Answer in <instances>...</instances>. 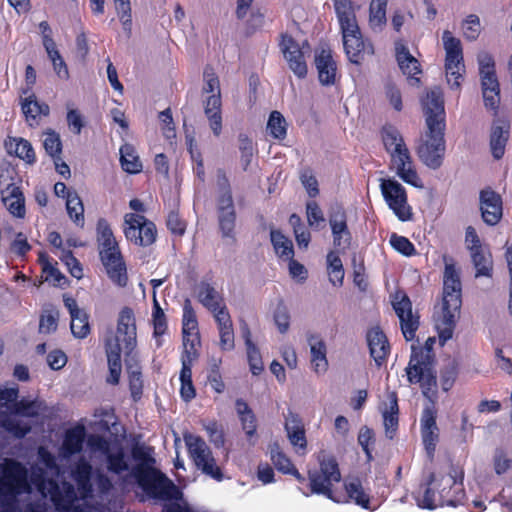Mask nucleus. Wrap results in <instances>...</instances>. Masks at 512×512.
<instances>
[{"mask_svg": "<svg viewBox=\"0 0 512 512\" xmlns=\"http://www.w3.org/2000/svg\"><path fill=\"white\" fill-rule=\"evenodd\" d=\"M38 458L46 470L38 465L32 466L30 481L43 498H49L59 512H96V509L89 504L92 493V466L88 461L81 458L72 469V478L77 484V490H75L71 483L62 482L59 485L53 479L60 476V468L51 452L44 447H39ZM24 512H47V508L42 503H29Z\"/></svg>", "mask_w": 512, "mask_h": 512, "instance_id": "obj_1", "label": "nucleus"}, {"mask_svg": "<svg viewBox=\"0 0 512 512\" xmlns=\"http://www.w3.org/2000/svg\"><path fill=\"white\" fill-rule=\"evenodd\" d=\"M443 260V297L439 309L434 314L435 328L441 345L452 338L462 305L460 270L452 258L444 256Z\"/></svg>", "mask_w": 512, "mask_h": 512, "instance_id": "obj_2", "label": "nucleus"}, {"mask_svg": "<svg viewBox=\"0 0 512 512\" xmlns=\"http://www.w3.org/2000/svg\"><path fill=\"white\" fill-rule=\"evenodd\" d=\"M150 447L136 446L132 450L137 464L131 470V476L142 490L152 498L159 500L177 499L179 490L163 473L154 468L155 459Z\"/></svg>", "mask_w": 512, "mask_h": 512, "instance_id": "obj_3", "label": "nucleus"}, {"mask_svg": "<svg viewBox=\"0 0 512 512\" xmlns=\"http://www.w3.org/2000/svg\"><path fill=\"white\" fill-rule=\"evenodd\" d=\"M464 498L463 473L452 467L446 475L431 474L417 502L422 508L434 509L444 505L456 507L463 503Z\"/></svg>", "mask_w": 512, "mask_h": 512, "instance_id": "obj_4", "label": "nucleus"}, {"mask_svg": "<svg viewBox=\"0 0 512 512\" xmlns=\"http://www.w3.org/2000/svg\"><path fill=\"white\" fill-rule=\"evenodd\" d=\"M136 343L137 333L133 311L130 308H124L120 312L115 335L108 337L105 343L109 367L108 383L118 384L122 371L121 352L124 350L127 354L131 353Z\"/></svg>", "mask_w": 512, "mask_h": 512, "instance_id": "obj_5", "label": "nucleus"}, {"mask_svg": "<svg viewBox=\"0 0 512 512\" xmlns=\"http://www.w3.org/2000/svg\"><path fill=\"white\" fill-rule=\"evenodd\" d=\"M382 140L390 155V169L405 183L422 189L423 181L416 171L410 151L401 133L393 126H385L382 129Z\"/></svg>", "mask_w": 512, "mask_h": 512, "instance_id": "obj_6", "label": "nucleus"}, {"mask_svg": "<svg viewBox=\"0 0 512 512\" xmlns=\"http://www.w3.org/2000/svg\"><path fill=\"white\" fill-rule=\"evenodd\" d=\"M28 471L24 465L12 459L0 464V507L2 512H16L17 497L30 494Z\"/></svg>", "mask_w": 512, "mask_h": 512, "instance_id": "obj_7", "label": "nucleus"}, {"mask_svg": "<svg viewBox=\"0 0 512 512\" xmlns=\"http://www.w3.org/2000/svg\"><path fill=\"white\" fill-rule=\"evenodd\" d=\"M319 470L309 471V482L311 493L322 494L334 502L341 503L344 496H338L332 491L334 483H339L341 473L336 460L332 457L323 456L320 460Z\"/></svg>", "mask_w": 512, "mask_h": 512, "instance_id": "obj_8", "label": "nucleus"}, {"mask_svg": "<svg viewBox=\"0 0 512 512\" xmlns=\"http://www.w3.org/2000/svg\"><path fill=\"white\" fill-rule=\"evenodd\" d=\"M46 410L47 406L45 402L40 399H22L14 404L13 414L1 416L0 425L16 438H22L30 432L31 426L18 419L16 415L37 417Z\"/></svg>", "mask_w": 512, "mask_h": 512, "instance_id": "obj_9", "label": "nucleus"}, {"mask_svg": "<svg viewBox=\"0 0 512 512\" xmlns=\"http://www.w3.org/2000/svg\"><path fill=\"white\" fill-rule=\"evenodd\" d=\"M442 41L446 52L445 71L447 82L451 88H459L465 72L461 41L454 37L449 30L443 32Z\"/></svg>", "mask_w": 512, "mask_h": 512, "instance_id": "obj_10", "label": "nucleus"}, {"mask_svg": "<svg viewBox=\"0 0 512 512\" xmlns=\"http://www.w3.org/2000/svg\"><path fill=\"white\" fill-rule=\"evenodd\" d=\"M445 128L427 126V131L421 138L417 148L420 160L431 169H438L445 154Z\"/></svg>", "mask_w": 512, "mask_h": 512, "instance_id": "obj_11", "label": "nucleus"}, {"mask_svg": "<svg viewBox=\"0 0 512 512\" xmlns=\"http://www.w3.org/2000/svg\"><path fill=\"white\" fill-rule=\"evenodd\" d=\"M203 92L211 93L205 100L204 112L213 134L219 136L222 132L220 83L211 68H206L204 71Z\"/></svg>", "mask_w": 512, "mask_h": 512, "instance_id": "obj_12", "label": "nucleus"}, {"mask_svg": "<svg viewBox=\"0 0 512 512\" xmlns=\"http://www.w3.org/2000/svg\"><path fill=\"white\" fill-rule=\"evenodd\" d=\"M477 60L485 106L495 110L500 102V85L495 71L494 59L489 53L480 52Z\"/></svg>", "mask_w": 512, "mask_h": 512, "instance_id": "obj_13", "label": "nucleus"}, {"mask_svg": "<svg viewBox=\"0 0 512 512\" xmlns=\"http://www.w3.org/2000/svg\"><path fill=\"white\" fill-rule=\"evenodd\" d=\"M218 187L216 205L220 231L223 237L232 238L234 236L236 212L231 189L224 175L219 176Z\"/></svg>", "mask_w": 512, "mask_h": 512, "instance_id": "obj_14", "label": "nucleus"}, {"mask_svg": "<svg viewBox=\"0 0 512 512\" xmlns=\"http://www.w3.org/2000/svg\"><path fill=\"white\" fill-rule=\"evenodd\" d=\"M280 50L290 70L298 78H305L308 72L306 57L311 52V47L307 40L299 42L290 35L284 34L280 42Z\"/></svg>", "mask_w": 512, "mask_h": 512, "instance_id": "obj_15", "label": "nucleus"}, {"mask_svg": "<svg viewBox=\"0 0 512 512\" xmlns=\"http://www.w3.org/2000/svg\"><path fill=\"white\" fill-rule=\"evenodd\" d=\"M185 442L196 467L211 478L221 481L223 479L222 471L216 464L206 442L194 435L185 436Z\"/></svg>", "mask_w": 512, "mask_h": 512, "instance_id": "obj_16", "label": "nucleus"}, {"mask_svg": "<svg viewBox=\"0 0 512 512\" xmlns=\"http://www.w3.org/2000/svg\"><path fill=\"white\" fill-rule=\"evenodd\" d=\"M124 233L130 242L139 246H149L156 239V226L143 215L129 213L124 218Z\"/></svg>", "mask_w": 512, "mask_h": 512, "instance_id": "obj_17", "label": "nucleus"}, {"mask_svg": "<svg viewBox=\"0 0 512 512\" xmlns=\"http://www.w3.org/2000/svg\"><path fill=\"white\" fill-rule=\"evenodd\" d=\"M380 189L386 203L398 219L401 221L410 220L412 209L407 202L405 188L394 179H382Z\"/></svg>", "mask_w": 512, "mask_h": 512, "instance_id": "obj_18", "label": "nucleus"}, {"mask_svg": "<svg viewBox=\"0 0 512 512\" xmlns=\"http://www.w3.org/2000/svg\"><path fill=\"white\" fill-rule=\"evenodd\" d=\"M345 53L350 62L360 64L366 55H373L374 48L369 40L362 37L360 27L341 31Z\"/></svg>", "mask_w": 512, "mask_h": 512, "instance_id": "obj_19", "label": "nucleus"}, {"mask_svg": "<svg viewBox=\"0 0 512 512\" xmlns=\"http://www.w3.org/2000/svg\"><path fill=\"white\" fill-rule=\"evenodd\" d=\"M393 308L400 320L402 333L407 341L415 337L419 326V319L412 312V304L408 296L402 292H397L392 300Z\"/></svg>", "mask_w": 512, "mask_h": 512, "instance_id": "obj_20", "label": "nucleus"}, {"mask_svg": "<svg viewBox=\"0 0 512 512\" xmlns=\"http://www.w3.org/2000/svg\"><path fill=\"white\" fill-rule=\"evenodd\" d=\"M100 258L111 281L125 287L128 282L127 269L118 246L100 249Z\"/></svg>", "mask_w": 512, "mask_h": 512, "instance_id": "obj_21", "label": "nucleus"}, {"mask_svg": "<svg viewBox=\"0 0 512 512\" xmlns=\"http://www.w3.org/2000/svg\"><path fill=\"white\" fill-rule=\"evenodd\" d=\"M426 126L445 128V110L443 93L440 88H433L422 99Z\"/></svg>", "mask_w": 512, "mask_h": 512, "instance_id": "obj_22", "label": "nucleus"}, {"mask_svg": "<svg viewBox=\"0 0 512 512\" xmlns=\"http://www.w3.org/2000/svg\"><path fill=\"white\" fill-rule=\"evenodd\" d=\"M329 225L335 247L345 250L350 246L351 233L347 225V214L343 207L336 205L329 212Z\"/></svg>", "mask_w": 512, "mask_h": 512, "instance_id": "obj_23", "label": "nucleus"}, {"mask_svg": "<svg viewBox=\"0 0 512 512\" xmlns=\"http://www.w3.org/2000/svg\"><path fill=\"white\" fill-rule=\"evenodd\" d=\"M420 426L423 445L428 457L432 459L439 440V429L436 424V411L434 407L426 406L423 409Z\"/></svg>", "mask_w": 512, "mask_h": 512, "instance_id": "obj_24", "label": "nucleus"}, {"mask_svg": "<svg viewBox=\"0 0 512 512\" xmlns=\"http://www.w3.org/2000/svg\"><path fill=\"white\" fill-rule=\"evenodd\" d=\"M480 209L484 222L488 225H496L502 217L501 196L491 188L481 190Z\"/></svg>", "mask_w": 512, "mask_h": 512, "instance_id": "obj_25", "label": "nucleus"}, {"mask_svg": "<svg viewBox=\"0 0 512 512\" xmlns=\"http://www.w3.org/2000/svg\"><path fill=\"white\" fill-rule=\"evenodd\" d=\"M366 338L371 357L377 366H382L390 354V344L386 335L380 327L375 326L368 330Z\"/></svg>", "mask_w": 512, "mask_h": 512, "instance_id": "obj_26", "label": "nucleus"}, {"mask_svg": "<svg viewBox=\"0 0 512 512\" xmlns=\"http://www.w3.org/2000/svg\"><path fill=\"white\" fill-rule=\"evenodd\" d=\"M315 66L318 71L319 81L322 85H333L336 81L337 65L332 53L327 48L316 50Z\"/></svg>", "mask_w": 512, "mask_h": 512, "instance_id": "obj_27", "label": "nucleus"}, {"mask_svg": "<svg viewBox=\"0 0 512 512\" xmlns=\"http://www.w3.org/2000/svg\"><path fill=\"white\" fill-rule=\"evenodd\" d=\"M433 370L428 356L424 355L422 351L416 352L413 350L406 368L408 382L410 384H416Z\"/></svg>", "mask_w": 512, "mask_h": 512, "instance_id": "obj_28", "label": "nucleus"}, {"mask_svg": "<svg viewBox=\"0 0 512 512\" xmlns=\"http://www.w3.org/2000/svg\"><path fill=\"white\" fill-rule=\"evenodd\" d=\"M307 341L310 347L312 369L319 375L324 374L328 369L325 342L320 336L314 334L309 335Z\"/></svg>", "mask_w": 512, "mask_h": 512, "instance_id": "obj_29", "label": "nucleus"}, {"mask_svg": "<svg viewBox=\"0 0 512 512\" xmlns=\"http://www.w3.org/2000/svg\"><path fill=\"white\" fill-rule=\"evenodd\" d=\"M1 195L5 207L13 216L17 218L25 217V199L18 186L9 184L4 190H2Z\"/></svg>", "mask_w": 512, "mask_h": 512, "instance_id": "obj_30", "label": "nucleus"}, {"mask_svg": "<svg viewBox=\"0 0 512 512\" xmlns=\"http://www.w3.org/2000/svg\"><path fill=\"white\" fill-rule=\"evenodd\" d=\"M395 53L399 68L403 74L407 75L411 79H415L416 82H419V79L415 76L421 73L420 64L418 60L411 55L408 48L402 41H397L395 43Z\"/></svg>", "mask_w": 512, "mask_h": 512, "instance_id": "obj_31", "label": "nucleus"}, {"mask_svg": "<svg viewBox=\"0 0 512 512\" xmlns=\"http://www.w3.org/2000/svg\"><path fill=\"white\" fill-rule=\"evenodd\" d=\"M334 10L340 26V31L359 27L356 17V7L352 0H333Z\"/></svg>", "mask_w": 512, "mask_h": 512, "instance_id": "obj_32", "label": "nucleus"}, {"mask_svg": "<svg viewBox=\"0 0 512 512\" xmlns=\"http://www.w3.org/2000/svg\"><path fill=\"white\" fill-rule=\"evenodd\" d=\"M85 428L83 426H75L65 432L63 443L61 446V455L64 458H69L82 450L83 442L85 439Z\"/></svg>", "mask_w": 512, "mask_h": 512, "instance_id": "obj_33", "label": "nucleus"}, {"mask_svg": "<svg viewBox=\"0 0 512 512\" xmlns=\"http://www.w3.org/2000/svg\"><path fill=\"white\" fill-rule=\"evenodd\" d=\"M382 415L386 436L392 439L398 427V400L395 392H388Z\"/></svg>", "mask_w": 512, "mask_h": 512, "instance_id": "obj_34", "label": "nucleus"}, {"mask_svg": "<svg viewBox=\"0 0 512 512\" xmlns=\"http://www.w3.org/2000/svg\"><path fill=\"white\" fill-rule=\"evenodd\" d=\"M197 297L199 302L210 312L216 311L225 305L220 292L208 282L199 284Z\"/></svg>", "mask_w": 512, "mask_h": 512, "instance_id": "obj_35", "label": "nucleus"}, {"mask_svg": "<svg viewBox=\"0 0 512 512\" xmlns=\"http://www.w3.org/2000/svg\"><path fill=\"white\" fill-rule=\"evenodd\" d=\"M344 486L346 494L343 495L345 497L343 502L351 500L364 509H371L369 495L364 491L359 479L353 478L348 480Z\"/></svg>", "mask_w": 512, "mask_h": 512, "instance_id": "obj_36", "label": "nucleus"}, {"mask_svg": "<svg viewBox=\"0 0 512 512\" xmlns=\"http://www.w3.org/2000/svg\"><path fill=\"white\" fill-rule=\"evenodd\" d=\"M235 408L241 422L242 429L246 436L251 440V438L256 435V417L248 404L242 399L236 400Z\"/></svg>", "mask_w": 512, "mask_h": 512, "instance_id": "obj_37", "label": "nucleus"}, {"mask_svg": "<svg viewBox=\"0 0 512 512\" xmlns=\"http://www.w3.org/2000/svg\"><path fill=\"white\" fill-rule=\"evenodd\" d=\"M508 137V126L495 124L492 127L490 136V148L495 159H500L504 155Z\"/></svg>", "mask_w": 512, "mask_h": 512, "instance_id": "obj_38", "label": "nucleus"}, {"mask_svg": "<svg viewBox=\"0 0 512 512\" xmlns=\"http://www.w3.org/2000/svg\"><path fill=\"white\" fill-rule=\"evenodd\" d=\"M473 265L476 269V277H490L492 273V256L487 247H483L478 251L470 252Z\"/></svg>", "mask_w": 512, "mask_h": 512, "instance_id": "obj_39", "label": "nucleus"}, {"mask_svg": "<svg viewBox=\"0 0 512 512\" xmlns=\"http://www.w3.org/2000/svg\"><path fill=\"white\" fill-rule=\"evenodd\" d=\"M271 242L275 253L283 261L294 257V248L292 241L278 230H272L270 233Z\"/></svg>", "mask_w": 512, "mask_h": 512, "instance_id": "obj_40", "label": "nucleus"}, {"mask_svg": "<svg viewBox=\"0 0 512 512\" xmlns=\"http://www.w3.org/2000/svg\"><path fill=\"white\" fill-rule=\"evenodd\" d=\"M120 162L122 168L128 173L136 174L142 170V163L131 144L126 143L121 146Z\"/></svg>", "mask_w": 512, "mask_h": 512, "instance_id": "obj_41", "label": "nucleus"}, {"mask_svg": "<svg viewBox=\"0 0 512 512\" xmlns=\"http://www.w3.org/2000/svg\"><path fill=\"white\" fill-rule=\"evenodd\" d=\"M105 457L107 462V469L110 472L121 474L129 470L128 459L123 448L118 447L115 450L110 449Z\"/></svg>", "mask_w": 512, "mask_h": 512, "instance_id": "obj_42", "label": "nucleus"}, {"mask_svg": "<svg viewBox=\"0 0 512 512\" xmlns=\"http://www.w3.org/2000/svg\"><path fill=\"white\" fill-rule=\"evenodd\" d=\"M39 262L42 265V272L45 281L55 286H62L66 282L65 276L52 264L49 257L45 253L39 254Z\"/></svg>", "mask_w": 512, "mask_h": 512, "instance_id": "obj_43", "label": "nucleus"}, {"mask_svg": "<svg viewBox=\"0 0 512 512\" xmlns=\"http://www.w3.org/2000/svg\"><path fill=\"white\" fill-rule=\"evenodd\" d=\"M66 210L70 219L80 227L84 225V206L78 193H70L66 201Z\"/></svg>", "mask_w": 512, "mask_h": 512, "instance_id": "obj_44", "label": "nucleus"}, {"mask_svg": "<svg viewBox=\"0 0 512 512\" xmlns=\"http://www.w3.org/2000/svg\"><path fill=\"white\" fill-rule=\"evenodd\" d=\"M182 333L199 334L196 313L190 299H185L183 304Z\"/></svg>", "mask_w": 512, "mask_h": 512, "instance_id": "obj_45", "label": "nucleus"}, {"mask_svg": "<svg viewBox=\"0 0 512 512\" xmlns=\"http://www.w3.org/2000/svg\"><path fill=\"white\" fill-rule=\"evenodd\" d=\"M267 130L269 134L278 140H282L287 134V124L283 115L278 111H273L270 114L267 123Z\"/></svg>", "mask_w": 512, "mask_h": 512, "instance_id": "obj_46", "label": "nucleus"}, {"mask_svg": "<svg viewBox=\"0 0 512 512\" xmlns=\"http://www.w3.org/2000/svg\"><path fill=\"white\" fill-rule=\"evenodd\" d=\"M289 224L293 228V232L298 246L307 248L311 240V234L303 224L300 216L297 214H292L289 218Z\"/></svg>", "mask_w": 512, "mask_h": 512, "instance_id": "obj_47", "label": "nucleus"}, {"mask_svg": "<svg viewBox=\"0 0 512 512\" xmlns=\"http://www.w3.org/2000/svg\"><path fill=\"white\" fill-rule=\"evenodd\" d=\"M270 459L276 469L284 474H288L294 465L290 459L281 451L277 443L269 446Z\"/></svg>", "mask_w": 512, "mask_h": 512, "instance_id": "obj_48", "label": "nucleus"}, {"mask_svg": "<svg viewBox=\"0 0 512 512\" xmlns=\"http://www.w3.org/2000/svg\"><path fill=\"white\" fill-rule=\"evenodd\" d=\"M22 111L27 119H35L38 115H48L49 106L44 103H39L34 95H29L22 103Z\"/></svg>", "mask_w": 512, "mask_h": 512, "instance_id": "obj_49", "label": "nucleus"}, {"mask_svg": "<svg viewBox=\"0 0 512 512\" xmlns=\"http://www.w3.org/2000/svg\"><path fill=\"white\" fill-rule=\"evenodd\" d=\"M200 345L199 334H183V353L181 360L195 361L198 356V346Z\"/></svg>", "mask_w": 512, "mask_h": 512, "instance_id": "obj_50", "label": "nucleus"}, {"mask_svg": "<svg viewBox=\"0 0 512 512\" xmlns=\"http://www.w3.org/2000/svg\"><path fill=\"white\" fill-rule=\"evenodd\" d=\"M43 146L48 155L53 159L60 160L62 143L58 133L47 131L44 133Z\"/></svg>", "mask_w": 512, "mask_h": 512, "instance_id": "obj_51", "label": "nucleus"}, {"mask_svg": "<svg viewBox=\"0 0 512 512\" xmlns=\"http://www.w3.org/2000/svg\"><path fill=\"white\" fill-rule=\"evenodd\" d=\"M99 249L118 246L112 230L106 220L100 219L97 224Z\"/></svg>", "mask_w": 512, "mask_h": 512, "instance_id": "obj_52", "label": "nucleus"}, {"mask_svg": "<svg viewBox=\"0 0 512 512\" xmlns=\"http://www.w3.org/2000/svg\"><path fill=\"white\" fill-rule=\"evenodd\" d=\"M59 314L54 309L44 310L40 317L39 332L42 334H51L56 331L58 326Z\"/></svg>", "mask_w": 512, "mask_h": 512, "instance_id": "obj_53", "label": "nucleus"}, {"mask_svg": "<svg viewBox=\"0 0 512 512\" xmlns=\"http://www.w3.org/2000/svg\"><path fill=\"white\" fill-rule=\"evenodd\" d=\"M422 388L423 395L430 401V405L434 407V403L437 400V380L436 373L433 370L427 376L418 382Z\"/></svg>", "mask_w": 512, "mask_h": 512, "instance_id": "obj_54", "label": "nucleus"}, {"mask_svg": "<svg viewBox=\"0 0 512 512\" xmlns=\"http://www.w3.org/2000/svg\"><path fill=\"white\" fill-rule=\"evenodd\" d=\"M422 388L423 395L430 401V405L434 407V403L437 400V380L436 373L433 370L427 376L418 382Z\"/></svg>", "mask_w": 512, "mask_h": 512, "instance_id": "obj_55", "label": "nucleus"}, {"mask_svg": "<svg viewBox=\"0 0 512 512\" xmlns=\"http://www.w3.org/2000/svg\"><path fill=\"white\" fill-rule=\"evenodd\" d=\"M70 328L72 334L76 338H85L90 332L87 313L83 311L80 314L71 317Z\"/></svg>", "mask_w": 512, "mask_h": 512, "instance_id": "obj_56", "label": "nucleus"}, {"mask_svg": "<svg viewBox=\"0 0 512 512\" xmlns=\"http://www.w3.org/2000/svg\"><path fill=\"white\" fill-rule=\"evenodd\" d=\"M14 153L17 157L29 164L34 163L36 160L32 145L23 138L15 139Z\"/></svg>", "mask_w": 512, "mask_h": 512, "instance_id": "obj_57", "label": "nucleus"}, {"mask_svg": "<svg viewBox=\"0 0 512 512\" xmlns=\"http://www.w3.org/2000/svg\"><path fill=\"white\" fill-rule=\"evenodd\" d=\"M391 246L405 256H412L416 253L413 243L406 237L393 233L389 240Z\"/></svg>", "mask_w": 512, "mask_h": 512, "instance_id": "obj_58", "label": "nucleus"}, {"mask_svg": "<svg viewBox=\"0 0 512 512\" xmlns=\"http://www.w3.org/2000/svg\"><path fill=\"white\" fill-rule=\"evenodd\" d=\"M306 217L309 226L312 228H318L319 224L325 222L324 214L316 201L307 202Z\"/></svg>", "mask_w": 512, "mask_h": 512, "instance_id": "obj_59", "label": "nucleus"}, {"mask_svg": "<svg viewBox=\"0 0 512 512\" xmlns=\"http://www.w3.org/2000/svg\"><path fill=\"white\" fill-rule=\"evenodd\" d=\"M463 34L468 40H475L481 30L479 17L471 14L467 16L462 24Z\"/></svg>", "mask_w": 512, "mask_h": 512, "instance_id": "obj_60", "label": "nucleus"}, {"mask_svg": "<svg viewBox=\"0 0 512 512\" xmlns=\"http://www.w3.org/2000/svg\"><path fill=\"white\" fill-rule=\"evenodd\" d=\"M129 375V387L132 394V397L137 400L140 398L142 394L143 381H142V373L141 371L135 367L128 368Z\"/></svg>", "mask_w": 512, "mask_h": 512, "instance_id": "obj_61", "label": "nucleus"}, {"mask_svg": "<svg viewBox=\"0 0 512 512\" xmlns=\"http://www.w3.org/2000/svg\"><path fill=\"white\" fill-rule=\"evenodd\" d=\"M60 259L69 269L71 275L77 279H81L83 276V269L79 261L72 255L71 251L62 250Z\"/></svg>", "mask_w": 512, "mask_h": 512, "instance_id": "obj_62", "label": "nucleus"}, {"mask_svg": "<svg viewBox=\"0 0 512 512\" xmlns=\"http://www.w3.org/2000/svg\"><path fill=\"white\" fill-rule=\"evenodd\" d=\"M300 180L310 197H316L319 194L318 181L311 170H303Z\"/></svg>", "mask_w": 512, "mask_h": 512, "instance_id": "obj_63", "label": "nucleus"}, {"mask_svg": "<svg viewBox=\"0 0 512 512\" xmlns=\"http://www.w3.org/2000/svg\"><path fill=\"white\" fill-rule=\"evenodd\" d=\"M168 229L176 235H183L186 230L185 221L179 216L178 212L172 210L169 212L166 221Z\"/></svg>", "mask_w": 512, "mask_h": 512, "instance_id": "obj_64", "label": "nucleus"}]
</instances>
